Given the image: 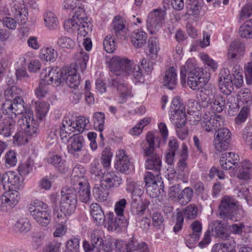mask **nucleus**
I'll return each mask as SVG.
<instances>
[{
	"label": "nucleus",
	"instance_id": "nucleus-8",
	"mask_svg": "<svg viewBox=\"0 0 252 252\" xmlns=\"http://www.w3.org/2000/svg\"><path fill=\"white\" fill-rule=\"evenodd\" d=\"M201 125L207 132H214L223 126L224 118L220 115L211 114L209 112H205L201 118Z\"/></svg>",
	"mask_w": 252,
	"mask_h": 252
},
{
	"label": "nucleus",
	"instance_id": "nucleus-51",
	"mask_svg": "<svg viewBox=\"0 0 252 252\" xmlns=\"http://www.w3.org/2000/svg\"><path fill=\"white\" fill-rule=\"evenodd\" d=\"M49 105L44 102H38L35 103V111L37 117L41 120L46 115Z\"/></svg>",
	"mask_w": 252,
	"mask_h": 252
},
{
	"label": "nucleus",
	"instance_id": "nucleus-7",
	"mask_svg": "<svg viewBox=\"0 0 252 252\" xmlns=\"http://www.w3.org/2000/svg\"><path fill=\"white\" fill-rule=\"evenodd\" d=\"M166 15L165 10L160 8L154 9L147 20V27L151 34H156L161 28Z\"/></svg>",
	"mask_w": 252,
	"mask_h": 252
},
{
	"label": "nucleus",
	"instance_id": "nucleus-61",
	"mask_svg": "<svg viewBox=\"0 0 252 252\" xmlns=\"http://www.w3.org/2000/svg\"><path fill=\"white\" fill-rule=\"evenodd\" d=\"M65 252H78L79 249V240L73 238L68 240L66 244Z\"/></svg>",
	"mask_w": 252,
	"mask_h": 252
},
{
	"label": "nucleus",
	"instance_id": "nucleus-39",
	"mask_svg": "<svg viewBox=\"0 0 252 252\" xmlns=\"http://www.w3.org/2000/svg\"><path fill=\"white\" fill-rule=\"evenodd\" d=\"M48 162L53 164L61 173H65L68 171V167L66 166L65 161L60 156L54 155L48 159Z\"/></svg>",
	"mask_w": 252,
	"mask_h": 252
},
{
	"label": "nucleus",
	"instance_id": "nucleus-35",
	"mask_svg": "<svg viewBox=\"0 0 252 252\" xmlns=\"http://www.w3.org/2000/svg\"><path fill=\"white\" fill-rule=\"evenodd\" d=\"M150 202L147 200H144L140 203L132 202L131 206V212L132 214L136 217L139 218L143 216L146 210L148 208Z\"/></svg>",
	"mask_w": 252,
	"mask_h": 252
},
{
	"label": "nucleus",
	"instance_id": "nucleus-3",
	"mask_svg": "<svg viewBox=\"0 0 252 252\" xmlns=\"http://www.w3.org/2000/svg\"><path fill=\"white\" fill-rule=\"evenodd\" d=\"M64 28L67 32H78V34L85 37L91 30V24L84 9L78 7L72 18L65 21Z\"/></svg>",
	"mask_w": 252,
	"mask_h": 252
},
{
	"label": "nucleus",
	"instance_id": "nucleus-10",
	"mask_svg": "<svg viewBox=\"0 0 252 252\" xmlns=\"http://www.w3.org/2000/svg\"><path fill=\"white\" fill-rule=\"evenodd\" d=\"M213 143L215 149L220 152L228 149L231 139V133L225 127H220L217 129Z\"/></svg>",
	"mask_w": 252,
	"mask_h": 252
},
{
	"label": "nucleus",
	"instance_id": "nucleus-58",
	"mask_svg": "<svg viewBox=\"0 0 252 252\" xmlns=\"http://www.w3.org/2000/svg\"><path fill=\"white\" fill-rule=\"evenodd\" d=\"M33 162L31 159H28L25 163L21 164L18 167V172L22 176L27 175L32 169Z\"/></svg>",
	"mask_w": 252,
	"mask_h": 252
},
{
	"label": "nucleus",
	"instance_id": "nucleus-2",
	"mask_svg": "<svg viewBox=\"0 0 252 252\" xmlns=\"http://www.w3.org/2000/svg\"><path fill=\"white\" fill-rule=\"evenodd\" d=\"M159 139L152 132H148L142 146L143 155L145 158V168L155 172H159L161 168V158L155 151V140Z\"/></svg>",
	"mask_w": 252,
	"mask_h": 252
},
{
	"label": "nucleus",
	"instance_id": "nucleus-56",
	"mask_svg": "<svg viewBox=\"0 0 252 252\" xmlns=\"http://www.w3.org/2000/svg\"><path fill=\"white\" fill-rule=\"evenodd\" d=\"M112 153L109 148H106L102 152L101 157V163L105 168L110 166Z\"/></svg>",
	"mask_w": 252,
	"mask_h": 252
},
{
	"label": "nucleus",
	"instance_id": "nucleus-48",
	"mask_svg": "<svg viewBox=\"0 0 252 252\" xmlns=\"http://www.w3.org/2000/svg\"><path fill=\"white\" fill-rule=\"evenodd\" d=\"M56 45L60 48L71 49L73 48L74 42L68 37L62 36L58 39Z\"/></svg>",
	"mask_w": 252,
	"mask_h": 252
},
{
	"label": "nucleus",
	"instance_id": "nucleus-29",
	"mask_svg": "<svg viewBox=\"0 0 252 252\" xmlns=\"http://www.w3.org/2000/svg\"><path fill=\"white\" fill-rule=\"evenodd\" d=\"M112 25V32L118 38H121L125 34L126 26L124 19L120 15H117L114 18Z\"/></svg>",
	"mask_w": 252,
	"mask_h": 252
},
{
	"label": "nucleus",
	"instance_id": "nucleus-43",
	"mask_svg": "<svg viewBox=\"0 0 252 252\" xmlns=\"http://www.w3.org/2000/svg\"><path fill=\"white\" fill-rule=\"evenodd\" d=\"M46 26L50 30L56 29L58 25V21L55 15L51 11H47L44 15Z\"/></svg>",
	"mask_w": 252,
	"mask_h": 252
},
{
	"label": "nucleus",
	"instance_id": "nucleus-55",
	"mask_svg": "<svg viewBox=\"0 0 252 252\" xmlns=\"http://www.w3.org/2000/svg\"><path fill=\"white\" fill-rule=\"evenodd\" d=\"M78 61L76 63V67L78 69L81 70V72H83L86 68L87 63L89 60L88 55L85 52H81L78 55Z\"/></svg>",
	"mask_w": 252,
	"mask_h": 252
},
{
	"label": "nucleus",
	"instance_id": "nucleus-11",
	"mask_svg": "<svg viewBox=\"0 0 252 252\" xmlns=\"http://www.w3.org/2000/svg\"><path fill=\"white\" fill-rule=\"evenodd\" d=\"M237 206L235 200L228 196H224L219 205L220 215L223 219H231L236 213Z\"/></svg>",
	"mask_w": 252,
	"mask_h": 252
},
{
	"label": "nucleus",
	"instance_id": "nucleus-6",
	"mask_svg": "<svg viewBox=\"0 0 252 252\" xmlns=\"http://www.w3.org/2000/svg\"><path fill=\"white\" fill-rule=\"evenodd\" d=\"M133 66L132 61L118 56L112 58L109 63L110 70L117 76L129 75L132 72Z\"/></svg>",
	"mask_w": 252,
	"mask_h": 252
},
{
	"label": "nucleus",
	"instance_id": "nucleus-1",
	"mask_svg": "<svg viewBox=\"0 0 252 252\" xmlns=\"http://www.w3.org/2000/svg\"><path fill=\"white\" fill-rule=\"evenodd\" d=\"M188 86L192 90H199L207 85L210 80V74L203 69L195 67L191 61L188 60L180 68V78L182 84L186 82Z\"/></svg>",
	"mask_w": 252,
	"mask_h": 252
},
{
	"label": "nucleus",
	"instance_id": "nucleus-53",
	"mask_svg": "<svg viewBox=\"0 0 252 252\" xmlns=\"http://www.w3.org/2000/svg\"><path fill=\"white\" fill-rule=\"evenodd\" d=\"M104 120L105 115L102 112H95L93 115L94 126L97 127L98 130L100 132L103 130Z\"/></svg>",
	"mask_w": 252,
	"mask_h": 252
},
{
	"label": "nucleus",
	"instance_id": "nucleus-36",
	"mask_svg": "<svg viewBox=\"0 0 252 252\" xmlns=\"http://www.w3.org/2000/svg\"><path fill=\"white\" fill-rule=\"evenodd\" d=\"M77 169H73L71 175L70 184L71 187L70 188H65L64 189H74L77 191V189H81L82 186H86L89 184L88 181L85 178H78L75 176L77 173Z\"/></svg>",
	"mask_w": 252,
	"mask_h": 252
},
{
	"label": "nucleus",
	"instance_id": "nucleus-50",
	"mask_svg": "<svg viewBox=\"0 0 252 252\" xmlns=\"http://www.w3.org/2000/svg\"><path fill=\"white\" fill-rule=\"evenodd\" d=\"M110 86L114 89H116L122 94V96L125 97L126 96V87L125 84L118 79H112L109 82Z\"/></svg>",
	"mask_w": 252,
	"mask_h": 252
},
{
	"label": "nucleus",
	"instance_id": "nucleus-63",
	"mask_svg": "<svg viewBox=\"0 0 252 252\" xmlns=\"http://www.w3.org/2000/svg\"><path fill=\"white\" fill-rule=\"evenodd\" d=\"M62 243L57 241L50 242L46 244L43 252H61Z\"/></svg>",
	"mask_w": 252,
	"mask_h": 252
},
{
	"label": "nucleus",
	"instance_id": "nucleus-19",
	"mask_svg": "<svg viewBox=\"0 0 252 252\" xmlns=\"http://www.w3.org/2000/svg\"><path fill=\"white\" fill-rule=\"evenodd\" d=\"M159 172H156L154 174L152 172L148 171L145 174L144 181L147 192H149L150 195L153 197H154V193L152 194L150 192L152 191V189H156V187L161 186L162 184V182L161 181V178L159 176Z\"/></svg>",
	"mask_w": 252,
	"mask_h": 252
},
{
	"label": "nucleus",
	"instance_id": "nucleus-23",
	"mask_svg": "<svg viewBox=\"0 0 252 252\" xmlns=\"http://www.w3.org/2000/svg\"><path fill=\"white\" fill-rule=\"evenodd\" d=\"M208 230L210 232L211 235L216 238L226 240L229 237L223 224L219 220L211 222L209 224Z\"/></svg>",
	"mask_w": 252,
	"mask_h": 252
},
{
	"label": "nucleus",
	"instance_id": "nucleus-32",
	"mask_svg": "<svg viewBox=\"0 0 252 252\" xmlns=\"http://www.w3.org/2000/svg\"><path fill=\"white\" fill-rule=\"evenodd\" d=\"M240 167L237 178L244 180L251 179L252 178V164L249 161L244 160L241 162Z\"/></svg>",
	"mask_w": 252,
	"mask_h": 252
},
{
	"label": "nucleus",
	"instance_id": "nucleus-44",
	"mask_svg": "<svg viewBox=\"0 0 252 252\" xmlns=\"http://www.w3.org/2000/svg\"><path fill=\"white\" fill-rule=\"evenodd\" d=\"M193 194L192 189L190 187H187L183 190L181 189L178 196V199L182 204H186L191 201Z\"/></svg>",
	"mask_w": 252,
	"mask_h": 252
},
{
	"label": "nucleus",
	"instance_id": "nucleus-12",
	"mask_svg": "<svg viewBox=\"0 0 252 252\" xmlns=\"http://www.w3.org/2000/svg\"><path fill=\"white\" fill-rule=\"evenodd\" d=\"M24 103L21 97H15L13 101L9 99L6 100L3 104L1 110L3 113L5 111L6 115L14 114L15 118L16 115L22 114L25 111Z\"/></svg>",
	"mask_w": 252,
	"mask_h": 252
},
{
	"label": "nucleus",
	"instance_id": "nucleus-17",
	"mask_svg": "<svg viewBox=\"0 0 252 252\" xmlns=\"http://www.w3.org/2000/svg\"><path fill=\"white\" fill-rule=\"evenodd\" d=\"M245 51L244 45L239 41L232 42L227 51V59L230 64L235 61L239 60ZM232 64H231V65Z\"/></svg>",
	"mask_w": 252,
	"mask_h": 252
},
{
	"label": "nucleus",
	"instance_id": "nucleus-18",
	"mask_svg": "<svg viewBox=\"0 0 252 252\" xmlns=\"http://www.w3.org/2000/svg\"><path fill=\"white\" fill-rule=\"evenodd\" d=\"M118 160L115 164L116 169L123 173L128 174L130 170L131 163L126 152L120 150L116 156Z\"/></svg>",
	"mask_w": 252,
	"mask_h": 252
},
{
	"label": "nucleus",
	"instance_id": "nucleus-57",
	"mask_svg": "<svg viewBox=\"0 0 252 252\" xmlns=\"http://www.w3.org/2000/svg\"><path fill=\"white\" fill-rule=\"evenodd\" d=\"M29 138L24 129H22L13 136V141L18 145L25 144L29 142Z\"/></svg>",
	"mask_w": 252,
	"mask_h": 252
},
{
	"label": "nucleus",
	"instance_id": "nucleus-27",
	"mask_svg": "<svg viewBox=\"0 0 252 252\" xmlns=\"http://www.w3.org/2000/svg\"><path fill=\"white\" fill-rule=\"evenodd\" d=\"M91 215L94 222L98 225H102L105 221V217L101 207L97 203H92L90 206Z\"/></svg>",
	"mask_w": 252,
	"mask_h": 252
},
{
	"label": "nucleus",
	"instance_id": "nucleus-46",
	"mask_svg": "<svg viewBox=\"0 0 252 252\" xmlns=\"http://www.w3.org/2000/svg\"><path fill=\"white\" fill-rule=\"evenodd\" d=\"M79 199L85 203H89L91 201V194L89 184L86 186H82L81 189H78Z\"/></svg>",
	"mask_w": 252,
	"mask_h": 252
},
{
	"label": "nucleus",
	"instance_id": "nucleus-54",
	"mask_svg": "<svg viewBox=\"0 0 252 252\" xmlns=\"http://www.w3.org/2000/svg\"><path fill=\"white\" fill-rule=\"evenodd\" d=\"M103 46L107 53H113L116 50L115 37L111 35H107L103 41Z\"/></svg>",
	"mask_w": 252,
	"mask_h": 252
},
{
	"label": "nucleus",
	"instance_id": "nucleus-38",
	"mask_svg": "<svg viewBox=\"0 0 252 252\" xmlns=\"http://www.w3.org/2000/svg\"><path fill=\"white\" fill-rule=\"evenodd\" d=\"M251 94L248 89H241L238 93L237 99L239 106L249 105L251 103Z\"/></svg>",
	"mask_w": 252,
	"mask_h": 252
},
{
	"label": "nucleus",
	"instance_id": "nucleus-31",
	"mask_svg": "<svg viewBox=\"0 0 252 252\" xmlns=\"http://www.w3.org/2000/svg\"><path fill=\"white\" fill-rule=\"evenodd\" d=\"M171 116L176 117L186 115L185 108L182 99L178 97L174 98L172 101L171 107Z\"/></svg>",
	"mask_w": 252,
	"mask_h": 252
},
{
	"label": "nucleus",
	"instance_id": "nucleus-49",
	"mask_svg": "<svg viewBox=\"0 0 252 252\" xmlns=\"http://www.w3.org/2000/svg\"><path fill=\"white\" fill-rule=\"evenodd\" d=\"M15 227L17 231L20 232H27L30 230L31 223L27 218H21L17 220L15 224Z\"/></svg>",
	"mask_w": 252,
	"mask_h": 252
},
{
	"label": "nucleus",
	"instance_id": "nucleus-37",
	"mask_svg": "<svg viewBox=\"0 0 252 252\" xmlns=\"http://www.w3.org/2000/svg\"><path fill=\"white\" fill-rule=\"evenodd\" d=\"M58 56L57 52L51 47H45L40 50L39 57L46 62H54Z\"/></svg>",
	"mask_w": 252,
	"mask_h": 252
},
{
	"label": "nucleus",
	"instance_id": "nucleus-22",
	"mask_svg": "<svg viewBox=\"0 0 252 252\" xmlns=\"http://www.w3.org/2000/svg\"><path fill=\"white\" fill-rule=\"evenodd\" d=\"M192 233L186 236L185 240L187 247L191 248L197 243L201 234L202 225L201 223L196 220L191 224Z\"/></svg>",
	"mask_w": 252,
	"mask_h": 252
},
{
	"label": "nucleus",
	"instance_id": "nucleus-33",
	"mask_svg": "<svg viewBox=\"0 0 252 252\" xmlns=\"http://www.w3.org/2000/svg\"><path fill=\"white\" fill-rule=\"evenodd\" d=\"M147 39V33L143 31H136L131 35V41L134 46L137 48L143 47Z\"/></svg>",
	"mask_w": 252,
	"mask_h": 252
},
{
	"label": "nucleus",
	"instance_id": "nucleus-64",
	"mask_svg": "<svg viewBox=\"0 0 252 252\" xmlns=\"http://www.w3.org/2000/svg\"><path fill=\"white\" fill-rule=\"evenodd\" d=\"M243 138L246 144L252 150V126H248L244 129Z\"/></svg>",
	"mask_w": 252,
	"mask_h": 252
},
{
	"label": "nucleus",
	"instance_id": "nucleus-52",
	"mask_svg": "<svg viewBox=\"0 0 252 252\" xmlns=\"http://www.w3.org/2000/svg\"><path fill=\"white\" fill-rule=\"evenodd\" d=\"M89 123V120L86 117L79 116L77 117L75 122H73V126L75 127V131H77L80 133L84 130L87 125Z\"/></svg>",
	"mask_w": 252,
	"mask_h": 252
},
{
	"label": "nucleus",
	"instance_id": "nucleus-60",
	"mask_svg": "<svg viewBox=\"0 0 252 252\" xmlns=\"http://www.w3.org/2000/svg\"><path fill=\"white\" fill-rule=\"evenodd\" d=\"M101 235V232L98 229H94L91 232L90 237L93 246L96 245L101 246L103 244V240Z\"/></svg>",
	"mask_w": 252,
	"mask_h": 252
},
{
	"label": "nucleus",
	"instance_id": "nucleus-47",
	"mask_svg": "<svg viewBox=\"0 0 252 252\" xmlns=\"http://www.w3.org/2000/svg\"><path fill=\"white\" fill-rule=\"evenodd\" d=\"M127 202L126 199L123 198L117 202L115 205L114 211L117 216L121 218H128L124 214V210L126 208Z\"/></svg>",
	"mask_w": 252,
	"mask_h": 252
},
{
	"label": "nucleus",
	"instance_id": "nucleus-28",
	"mask_svg": "<svg viewBox=\"0 0 252 252\" xmlns=\"http://www.w3.org/2000/svg\"><path fill=\"white\" fill-rule=\"evenodd\" d=\"M102 178L105 186L109 188L117 187L122 183V179L113 171L104 173Z\"/></svg>",
	"mask_w": 252,
	"mask_h": 252
},
{
	"label": "nucleus",
	"instance_id": "nucleus-62",
	"mask_svg": "<svg viewBox=\"0 0 252 252\" xmlns=\"http://www.w3.org/2000/svg\"><path fill=\"white\" fill-rule=\"evenodd\" d=\"M4 159L5 165L8 167L15 166L17 163L16 154L12 150H10L6 153Z\"/></svg>",
	"mask_w": 252,
	"mask_h": 252
},
{
	"label": "nucleus",
	"instance_id": "nucleus-15",
	"mask_svg": "<svg viewBox=\"0 0 252 252\" xmlns=\"http://www.w3.org/2000/svg\"><path fill=\"white\" fill-rule=\"evenodd\" d=\"M115 245L119 252H133L136 251L137 252L147 248L146 243L142 242L140 244L135 238H132L126 243H124L123 241L117 242Z\"/></svg>",
	"mask_w": 252,
	"mask_h": 252
},
{
	"label": "nucleus",
	"instance_id": "nucleus-21",
	"mask_svg": "<svg viewBox=\"0 0 252 252\" xmlns=\"http://www.w3.org/2000/svg\"><path fill=\"white\" fill-rule=\"evenodd\" d=\"M64 81L70 88H75L80 83L79 76L76 74V68L74 66H70L63 68Z\"/></svg>",
	"mask_w": 252,
	"mask_h": 252
},
{
	"label": "nucleus",
	"instance_id": "nucleus-5",
	"mask_svg": "<svg viewBox=\"0 0 252 252\" xmlns=\"http://www.w3.org/2000/svg\"><path fill=\"white\" fill-rule=\"evenodd\" d=\"M77 202V191L74 189H63L61 191L60 209L64 216L73 213Z\"/></svg>",
	"mask_w": 252,
	"mask_h": 252
},
{
	"label": "nucleus",
	"instance_id": "nucleus-40",
	"mask_svg": "<svg viewBox=\"0 0 252 252\" xmlns=\"http://www.w3.org/2000/svg\"><path fill=\"white\" fill-rule=\"evenodd\" d=\"M239 32L242 37L247 39L252 38V19L245 22L240 27Z\"/></svg>",
	"mask_w": 252,
	"mask_h": 252
},
{
	"label": "nucleus",
	"instance_id": "nucleus-16",
	"mask_svg": "<svg viewBox=\"0 0 252 252\" xmlns=\"http://www.w3.org/2000/svg\"><path fill=\"white\" fill-rule=\"evenodd\" d=\"M28 114V117L25 116L24 118L20 120V125H22V129H24L26 134L31 137L34 135H36L38 132V127L35 123L33 122V119L32 117V112L30 110L28 112H26Z\"/></svg>",
	"mask_w": 252,
	"mask_h": 252
},
{
	"label": "nucleus",
	"instance_id": "nucleus-26",
	"mask_svg": "<svg viewBox=\"0 0 252 252\" xmlns=\"http://www.w3.org/2000/svg\"><path fill=\"white\" fill-rule=\"evenodd\" d=\"M128 218H121L118 216L115 217L113 213L107 214V223L108 228L112 230H116L117 228L123 227L128 224Z\"/></svg>",
	"mask_w": 252,
	"mask_h": 252
},
{
	"label": "nucleus",
	"instance_id": "nucleus-20",
	"mask_svg": "<svg viewBox=\"0 0 252 252\" xmlns=\"http://www.w3.org/2000/svg\"><path fill=\"white\" fill-rule=\"evenodd\" d=\"M84 145V139L82 135L75 134L70 136V141L67 146L69 153L76 157L79 156V153L81 151Z\"/></svg>",
	"mask_w": 252,
	"mask_h": 252
},
{
	"label": "nucleus",
	"instance_id": "nucleus-14",
	"mask_svg": "<svg viewBox=\"0 0 252 252\" xmlns=\"http://www.w3.org/2000/svg\"><path fill=\"white\" fill-rule=\"evenodd\" d=\"M20 199V194L15 189H7L3 194L0 196V208H13L18 202Z\"/></svg>",
	"mask_w": 252,
	"mask_h": 252
},
{
	"label": "nucleus",
	"instance_id": "nucleus-25",
	"mask_svg": "<svg viewBox=\"0 0 252 252\" xmlns=\"http://www.w3.org/2000/svg\"><path fill=\"white\" fill-rule=\"evenodd\" d=\"M16 120L12 116H8L5 118L1 125L0 128V134L4 137L10 136L15 130Z\"/></svg>",
	"mask_w": 252,
	"mask_h": 252
},
{
	"label": "nucleus",
	"instance_id": "nucleus-41",
	"mask_svg": "<svg viewBox=\"0 0 252 252\" xmlns=\"http://www.w3.org/2000/svg\"><path fill=\"white\" fill-rule=\"evenodd\" d=\"M90 173L92 179L95 180H99L102 178L104 173L100 169L98 160H95L90 164Z\"/></svg>",
	"mask_w": 252,
	"mask_h": 252
},
{
	"label": "nucleus",
	"instance_id": "nucleus-45",
	"mask_svg": "<svg viewBox=\"0 0 252 252\" xmlns=\"http://www.w3.org/2000/svg\"><path fill=\"white\" fill-rule=\"evenodd\" d=\"M198 212L197 206L195 204H191L183 210V216L189 220L195 219L198 215Z\"/></svg>",
	"mask_w": 252,
	"mask_h": 252
},
{
	"label": "nucleus",
	"instance_id": "nucleus-30",
	"mask_svg": "<svg viewBox=\"0 0 252 252\" xmlns=\"http://www.w3.org/2000/svg\"><path fill=\"white\" fill-rule=\"evenodd\" d=\"M164 85L169 89L173 90L177 85V73L173 67H170L165 72L163 78Z\"/></svg>",
	"mask_w": 252,
	"mask_h": 252
},
{
	"label": "nucleus",
	"instance_id": "nucleus-13",
	"mask_svg": "<svg viewBox=\"0 0 252 252\" xmlns=\"http://www.w3.org/2000/svg\"><path fill=\"white\" fill-rule=\"evenodd\" d=\"M13 16L20 25L25 24L28 20V10L23 0H17L12 8Z\"/></svg>",
	"mask_w": 252,
	"mask_h": 252
},
{
	"label": "nucleus",
	"instance_id": "nucleus-59",
	"mask_svg": "<svg viewBox=\"0 0 252 252\" xmlns=\"http://www.w3.org/2000/svg\"><path fill=\"white\" fill-rule=\"evenodd\" d=\"M153 224L156 228L161 229L164 226V218L161 213L154 212L152 215Z\"/></svg>",
	"mask_w": 252,
	"mask_h": 252
},
{
	"label": "nucleus",
	"instance_id": "nucleus-9",
	"mask_svg": "<svg viewBox=\"0 0 252 252\" xmlns=\"http://www.w3.org/2000/svg\"><path fill=\"white\" fill-rule=\"evenodd\" d=\"M40 78L43 83L46 84H51L54 87L59 86L62 83L64 82V73L63 70H61L58 67H53L42 70L40 74Z\"/></svg>",
	"mask_w": 252,
	"mask_h": 252
},
{
	"label": "nucleus",
	"instance_id": "nucleus-4",
	"mask_svg": "<svg viewBox=\"0 0 252 252\" xmlns=\"http://www.w3.org/2000/svg\"><path fill=\"white\" fill-rule=\"evenodd\" d=\"M29 211L32 218L42 226H46L49 223L50 211L47 204L39 200H35L29 205Z\"/></svg>",
	"mask_w": 252,
	"mask_h": 252
},
{
	"label": "nucleus",
	"instance_id": "nucleus-42",
	"mask_svg": "<svg viewBox=\"0 0 252 252\" xmlns=\"http://www.w3.org/2000/svg\"><path fill=\"white\" fill-rule=\"evenodd\" d=\"M148 48L151 58L153 60L156 59L157 53L159 50L158 39L156 37H150L148 40Z\"/></svg>",
	"mask_w": 252,
	"mask_h": 252
},
{
	"label": "nucleus",
	"instance_id": "nucleus-34",
	"mask_svg": "<svg viewBox=\"0 0 252 252\" xmlns=\"http://www.w3.org/2000/svg\"><path fill=\"white\" fill-rule=\"evenodd\" d=\"M225 97L221 95L214 96L211 100L210 109L213 112H221L225 106Z\"/></svg>",
	"mask_w": 252,
	"mask_h": 252
},
{
	"label": "nucleus",
	"instance_id": "nucleus-24",
	"mask_svg": "<svg viewBox=\"0 0 252 252\" xmlns=\"http://www.w3.org/2000/svg\"><path fill=\"white\" fill-rule=\"evenodd\" d=\"M239 160V156L233 152L223 153L220 158L221 167L225 170L232 169Z\"/></svg>",
	"mask_w": 252,
	"mask_h": 252
}]
</instances>
